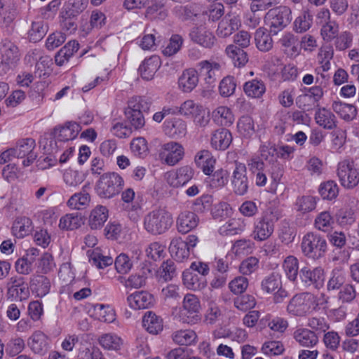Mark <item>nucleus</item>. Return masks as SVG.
<instances>
[{
  "label": "nucleus",
  "mask_w": 359,
  "mask_h": 359,
  "mask_svg": "<svg viewBox=\"0 0 359 359\" xmlns=\"http://www.w3.org/2000/svg\"><path fill=\"white\" fill-rule=\"evenodd\" d=\"M318 198L313 196H302L297 198L295 207L297 211L303 214L310 212L316 208Z\"/></svg>",
  "instance_id": "nucleus-50"
},
{
  "label": "nucleus",
  "mask_w": 359,
  "mask_h": 359,
  "mask_svg": "<svg viewBox=\"0 0 359 359\" xmlns=\"http://www.w3.org/2000/svg\"><path fill=\"white\" fill-rule=\"evenodd\" d=\"M161 65V59L157 55L146 58L139 67V72L142 78L147 81L152 79Z\"/></svg>",
  "instance_id": "nucleus-23"
},
{
  "label": "nucleus",
  "mask_w": 359,
  "mask_h": 359,
  "mask_svg": "<svg viewBox=\"0 0 359 359\" xmlns=\"http://www.w3.org/2000/svg\"><path fill=\"white\" fill-rule=\"evenodd\" d=\"M182 280L184 285L189 290H197L203 287V283H201L198 275L190 269H187L183 272Z\"/></svg>",
  "instance_id": "nucleus-61"
},
{
  "label": "nucleus",
  "mask_w": 359,
  "mask_h": 359,
  "mask_svg": "<svg viewBox=\"0 0 359 359\" xmlns=\"http://www.w3.org/2000/svg\"><path fill=\"white\" fill-rule=\"evenodd\" d=\"M97 341L100 346L107 351L117 352L121 350L123 346V339L113 332L101 334Z\"/></svg>",
  "instance_id": "nucleus-24"
},
{
  "label": "nucleus",
  "mask_w": 359,
  "mask_h": 359,
  "mask_svg": "<svg viewBox=\"0 0 359 359\" xmlns=\"http://www.w3.org/2000/svg\"><path fill=\"white\" fill-rule=\"evenodd\" d=\"M124 185L123 177L116 172L103 174L97 182L95 191L97 194L104 199H110L118 195Z\"/></svg>",
  "instance_id": "nucleus-4"
},
{
  "label": "nucleus",
  "mask_w": 359,
  "mask_h": 359,
  "mask_svg": "<svg viewBox=\"0 0 359 359\" xmlns=\"http://www.w3.org/2000/svg\"><path fill=\"white\" fill-rule=\"evenodd\" d=\"M1 53L4 61L8 65H14L20 60L18 48L11 41L4 42Z\"/></svg>",
  "instance_id": "nucleus-41"
},
{
  "label": "nucleus",
  "mask_w": 359,
  "mask_h": 359,
  "mask_svg": "<svg viewBox=\"0 0 359 359\" xmlns=\"http://www.w3.org/2000/svg\"><path fill=\"white\" fill-rule=\"evenodd\" d=\"M27 344L34 353L39 355L45 354L48 350V339L41 331L34 332L29 338Z\"/></svg>",
  "instance_id": "nucleus-26"
},
{
  "label": "nucleus",
  "mask_w": 359,
  "mask_h": 359,
  "mask_svg": "<svg viewBox=\"0 0 359 359\" xmlns=\"http://www.w3.org/2000/svg\"><path fill=\"white\" fill-rule=\"evenodd\" d=\"M293 337L295 341L302 346L312 348L318 342L317 334L306 328L297 329L294 331Z\"/></svg>",
  "instance_id": "nucleus-30"
},
{
  "label": "nucleus",
  "mask_w": 359,
  "mask_h": 359,
  "mask_svg": "<svg viewBox=\"0 0 359 359\" xmlns=\"http://www.w3.org/2000/svg\"><path fill=\"white\" fill-rule=\"evenodd\" d=\"M319 193L323 199L332 200L337 196L339 188L335 182L327 181L320 184Z\"/></svg>",
  "instance_id": "nucleus-62"
},
{
  "label": "nucleus",
  "mask_w": 359,
  "mask_h": 359,
  "mask_svg": "<svg viewBox=\"0 0 359 359\" xmlns=\"http://www.w3.org/2000/svg\"><path fill=\"white\" fill-rule=\"evenodd\" d=\"M169 250L172 257L179 262L187 259L190 251L181 237H175L171 240Z\"/></svg>",
  "instance_id": "nucleus-25"
},
{
  "label": "nucleus",
  "mask_w": 359,
  "mask_h": 359,
  "mask_svg": "<svg viewBox=\"0 0 359 359\" xmlns=\"http://www.w3.org/2000/svg\"><path fill=\"white\" fill-rule=\"evenodd\" d=\"M243 90L248 97L259 98L265 93L266 87L262 80L255 79L245 82L243 86Z\"/></svg>",
  "instance_id": "nucleus-40"
},
{
  "label": "nucleus",
  "mask_w": 359,
  "mask_h": 359,
  "mask_svg": "<svg viewBox=\"0 0 359 359\" xmlns=\"http://www.w3.org/2000/svg\"><path fill=\"white\" fill-rule=\"evenodd\" d=\"M30 288L37 297H43L50 291V282L49 279L42 275L33 276L30 280Z\"/></svg>",
  "instance_id": "nucleus-33"
},
{
  "label": "nucleus",
  "mask_w": 359,
  "mask_h": 359,
  "mask_svg": "<svg viewBox=\"0 0 359 359\" xmlns=\"http://www.w3.org/2000/svg\"><path fill=\"white\" fill-rule=\"evenodd\" d=\"M108 210L105 206L97 205L90 212L88 225L91 229H101L108 218Z\"/></svg>",
  "instance_id": "nucleus-29"
},
{
  "label": "nucleus",
  "mask_w": 359,
  "mask_h": 359,
  "mask_svg": "<svg viewBox=\"0 0 359 359\" xmlns=\"http://www.w3.org/2000/svg\"><path fill=\"white\" fill-rule=\"evenodd\" d=\"M127 302L133 309H144L152 304L153 297L144 291L135 292L127 297Z\"/></svg>",
  "instance_id": "nucleus-28"
},
{
  "label": "nucleus",
  "mask_w": 359,
  "mask_h": 359,
  "mask_svg": "<svg viewBox=\"0 0 359 359\" xmlns=\"http://www.w3.org/2000/svg\"><path fill=\"white\" fill-rule=\"evenodd\" d=\"M194 175V169L189 165H184L176 171L168 172L165 174L167 182L173 187L184 186L189 182Z\"/></svg>",
  "instance_id": "nucleus-15"
},
{
  "label": "nucleus",
  "mask_w": 359,
  "mask_h": 359,
  "mask_svg": "<svg viewBox=\"0 0 359 359\" xmlns=\"http://www.w3.org/2000/svg\"><path fill=\"white\" fill-rule=\"evenodd\" d=\"M89 262L95 265L97 269H104L114 262L113 258L110 256L104 255L98 248L88 250Z\"/></svg>",
  "instance_id": "nucleus-42"
},
{
  "label": "nucleus",
  "mask_w": 359,
  "mask_h": 359,
  "mask_svg": "<svg viewBox=\"0 0 359 359\" xmlns=\"http://www.w3.org/2000/svg\"><path fill=\"white\" fill-rule=\"evenodd\" d=\"M130 149L135 156L144 158L149 152L147 140L141 137L133 139L130 143Z\"/></svg>",
  "instance_id": "nucleus-64"
},
{
  "label": "nucleus",
  "mask_w": 359,
  "mask_h": 359,
  "mask_svg": "<svg viewBox=\"0 0 359 359\" xmlns=\"http://www.w3.org/2000/svg\"><path fill=\"white\" fill-rule=\"evenodd\" d=\"M198 81V74L195 69H185L178 79L179 88L184 93H189L196 87Z\"/></svg>",
  "instance_id": "nucleus-22"
},
{
  "label": "nucleus",
  "mask_w": 359,
  "mask_h": 359,
  "mask_svg": "<svg viewBox=\"0 0 359 359\" xmlns=\"http://www.w3.org/2000/svg\"><path fill=\"white\" fill-rule=\"evenodd\" d=\"M166 0H154L147 9V15L151 19L163 20L167 16L164 8Z\"/></svg>",
  "instance_id": "nucleus-57"
},
{
  "label": "nucleus",
  "mask_w": 359,
  "mask_h": 359,
  "mask_svg": "<svg viewBox=\"0 0 359 359\" xmlns=\"http://www.w3.org/2000/svg\"><path fill=\"white\" fill-rule=\"evenodd\" d=\"M229 181V173L227 170L219 169L212 175H210L208 182L209 186L213 189H221L225 186Z\"/></svg>",
  "instance_id": "nucleus-56"
},
{
  "label": "nucleus",
  "mask_w": 359,
  "mask_h": 359,
  "mask_svg": "<svg viewBox=\"0 0 359 359\" xmlns=\"http://www.w3.org/2000/svg\"><path fill=\"white\" fill-rule=\"evenodd\" d=\"M198 67L200 72L203 75L207 83L211 84L220 76L222 64L215 60H203L198 62Z\"/></svg>",
  "instance_id": "nucleus-17"
},
{
  "label": "nucleus",
  "mask_w": 359,
  "mask_h": 359,
  "mask_svg": "<svg viewBox=\"0 0 359 359\" xmlns=\"http://www.w3.org/2000/svg\"><path fill=\"white\" fill-rule=\"evenodd\" d=\"M7 297L13 300L22 301L28 299L29 290L25 278L22 276H14L6 282Z\"/></svg>",
  "instance_id": "nucleus-11"
},
{
  "label": "nucleus",
  "mask_w": 359,
  "mask_h": 359,
  "mask_svg": "<svg viewBox=\"0 0 359 359\" xmlns=\"http://www.w3.org/2000/svg\"><path fill=\"white\" fill-rule=\"evenodd\" d=\"M163 130L172 138L182 137L187 133V123L180 118L167 119L163 123Z\"/></svg>",
  "instance_id": "nucleus-20"
},
{
  "label": "nucleus",
  "mask_w": 359,
  "mask_h": 359,
  "mask_svg": "<svg viewBox=\"0 0 359 359\" xmlns=\"http://www.w3.org/2000/svg\"><path fill=\"white\" fill-rule=\"evenodd\" d=\"M194 161L204 174L210 175L213 172L216 160L208 150L198 151L195 156Z\"/></svg>",
  "instance_id": "nucleus-27"
},
{
  "label": "nucleus",
  "mask_w": 359,
  "mask_h": 359,
  "mask_svg": "<svg viewBox=\"0 0 359 359\" xmlns=\"http://www.w3.org/2000/svg\"><path fill=\"white\" fill-rule=\"evenodd\" d=\"M151 105V102L142 97H133L128 100V107L125 110H130L132 111H140L142 114V112H147L150 107Z\"/></svg>",
  "instance_id": "nucleus-59"
},
{
  "label": "nucleus",
  "mask_w": 359,
  "mask_h": 359,
  "mask_svg": "<svg viewBox=\"0 0 359 359\" xmlns=\"http://www.w3.org/2000/svg\"><path fill=\"white\" fill-rule=\"evenodd\" d=\"M79 48V44L76 41H69L55 55V63L59 66H62L78 51Z\"/></svg>",
  "instance_id": "nucleus-36"
},
{
  "label": "nucleus",
  "mask_w": 359,
  "mask_h": 359,
  "mask_svg": "<svg viewBox=\"0 0 359 359\" xmlns=\"http://www.w3.org/2000/svg\"><path fill=\"white\" fill-rule=\"evenodd\" d=\"M173 223L172 215L164 209H156L144 217V228L152 235H161L167 231Z\"/></svg>",
  "instance_id": "nucleus-1"
},
{
  "label": "nucleus",
  "mask_w": 359,
  "mask_h": 359,
  "mask_svg": "<svg viewBox=\"0 0 359 359\" xmlns=\"http://www.w3.org/2000/svg\"><path fill=\"white\" fill-rule=\"evenodd\" d=\"M243 227L239 219H231L219 228V231L223 236H232L242 232Z\"/></svg>",
  "instance_id": "nucleus-60"
},
{
  "label": "nucleus",
  "mask_w": 359,
  "mask_h": 359,
  "mask_svg": "<svg viewBox=\"0 0 359 359\" xmlns=\"http://www.w3.org/2000/svg\"><path fill=\"white\" fill-rule=\"evenodd\" d=\"M36 147L35 140L32 138H25L19 140L13 147L14 154L18 158H24L22 165L27 167L32 165L37 157L34 149Z\"/></svg>",
  "instance_id": "nucleus-10"
},
{
  "label": "nucleus",
  "mask_w": 359,
  "mask_h": 359,
  "mask_svg": "<svg viewBox=\"0 0 359 359\" xmlns=\"http://www.w3.org/2000/svg\"><path fill=\"white\" fill-rule=\"evenodd\" d=\"M189 37L194 43L208 49H211L216 42L212 32L203 25L194 27L189 32Z\"/></svg>",
  "instance_id": "nucleus-13"
},
{
  "label": "nucleus",
  "mask_w": 359,
  "mask_h": 359,
  "mask_svg": "<svg viewBox=\"0 0 359 359\" xmlns=\"http://www.w3.org/2000/svg\"><path fill=\"white\" fill-rule=\"evenodd\" d=\"M232 140V135L229 130L219 128L212 133L210 144L216 150L224 151L229 147Z\"/></svg>",
  "instance_id": "nucleus-19"
},
{
  "label": "nucleus",
  "mask_w": 359,
  "mask_h": 359,
  "mask_svg": "<svg viewBox=\"0 0 359 359\" xmlns=\"http://www.w3.org/2000/svg\"><path fill=\"white\" fill-rule=\"evenodd\" d=\"M199 6L196 4L177 6L173 9V13L182 20H191L199 15Z\"/></svg>",
  "instance_id": "nucleus-43"
},
{
  "label": "nucleus",
  "mask_w": 359,
  "mask_h": 359,
  "mask_svg": "<svg viewBox=\"0 0 359 359\" xmlns=\"http://www.w3.org/2000/svg\"><path fill=\"white\" fill-rule=\"evenodd\" d=\"M88 3V0H68L60 13L76 18L87 8Z\"/></svg>",
  "instance_id": "nucleus-39"
},
{
  "label": "nucleus",
  "mask_w": 359,
  "mask_h": 359,
  "mask_svg": "<svg viewBox=\"0 0 359 359\" xmlns=\"http://www.w3.org/2000/svg\"><path fill=\"white\" fill-rule=\"evenodd\" d=\"M225 52L235 67H243L248 61L247 53L235 45H229L226 48Z\"/></svg>",
  "instance_id": "nucleus-38"
},
{
  "label": "nucleus",
  "mask_w": 359,
  "mask_h": 359,
  "mask_svg": "<svg viewBox=\"0 0 359 359\" xmlns=\"http://www.w3.org/2000/svg\"><path fill=\"white\" fill-rule=\"evenodd\" d=\"M201 302L194 294L188 293L183 299L182 306L180 311V320L189 325H195L201 320Z\"/></svg>",
  "instance_id": "nucleus-6"
},
{
  "label": "nucleus",
  "mask_w": 359,
  "mask_h": 359,
  "mask_svg": "<svg viewBox=\"0 0 359 359\" xmlns=\"http://www.w3.org/2000/svg\"><path fill=\"white\" fill-rule=\"evenodd\" d=\"M337 175L341 184L346 188L353 189L359 183V170L353 161L344 160L339 162Z\"/></svg>",
  "instance_id": "nucleus-8"
},
{
  "label": "nucleus",
  "mask_w": 359,
  "mask_h": 359,
  "mask_svg": "<svg viewBox=\"0 0 359 359\" xmlns=\"http://www.w3.org/2000/svg\"><path fill=\"white\" fill-rule=\"evenodd\" d=\"M334 219L329 211L319 213L314 221V226L319 231L327 232L332 229Z\"/></svg>",
  "instance_id": "nucleus-55"
},
{
  "label": "nucleus",
  "mask_w": 359,
  "mask_h": 359,
  "mask_svg": "<svg viewBox=\"0 0 359 359\" xmlns=\"http://www.w3.org/2000/svg\"><path fill=\"white\" fill-rule=\"evenodd\" d=\"M214 120L222 126H231L234 121V116L229 108L219 106L212 112Z\"/></svg>",
  "instance_id": "nucleus-44"
},
{
  "label": "nucleus",
  "mask_w": 359,
  "mask_h": 359,
  "mask_svg": "<svg viewBox=\"0 0 359 359\" xmlns=\"http://www.w3.org/2000/svg\"><path fill=\"white\" fill-rule=\"evenodd\" d=\"M142 326L151 334H157L163 329V320L152 311H147L142 318Z\"/></svg>",
  "instance_id": "nucleus-32"
},
{
  "label": "nucleus",
  "mask_w": 359,
  "mask_h": 359,
  "mask_svg": "<svg viewBox=\"0 0 359 359\" xmlns=\"http://www.w3.org/2000/svg\"><path fill=\"white\" fill-rule=\"evenodd\" d=\"M81 130L80 125L76 122H67L64 126L55 128L54 134L60 141H69L75 139Z\"/></svg>",
  "instance_id": "nucleus-21"
},
{
  "label": "nucleus",
  "mask_w": 359,
  "mask_h": 359,
  "mask_svg": "<svg viewBox=\"0 0 359 359\" xmlns=\"http://www.w3.org/2000/svg\"><path fill=\"white\" fill-rule=\"evenodd\" d=\"M266 20L270 28V32L277 34L291 22V9L287 6H279L271 9L266 14Z\"/></svg>",
  "instance_id": "nucleus-7"
},
{
  "label": "nucleus",
  "mask_w": 359,
  "mask_h": 359,
  "mask_svg": "<svg viewBox=\"0 0 359 359\" xmlns=\"http://www.w3.org/2000/svg\"><path fill=\"white\" fill-rule=\"evenodd\" d=\"M33 230V224L30 218L27 217H18L13 225L12 231L18 238H23L29 235Z\"/></svg>",
  "instance_id": "nucleus-37"
},
{
  "label": "nucleus",
  "mask_w": 359,
  "mask_h": 359,
  "mask_svg": "<svg viewBox=\"0 0 359 359\" xmlns=\"http://www.w3.org/2000/svg\"><path fill=\"white\" fill-rule=\"evenodd\" d=\"M172 338L179 345L189 346L196 341L197 335L191 330H181L173 332Z\"/></svg>",
  "instance_id": "nucleus-51"
},
{
  "label": "nucleus",
  "mask_w": 359,
  "mask_h": 359,
  "mask_svg": "<svg viewBox=\"0 0 359 359\" xmlns=\"http://www.w3.org/2000/svg\"><path fill=\"white\" fill-rule=\"evenodd\" d=\"M301 248L306 257L317 260L324 257L327 244L325 238L321 235L309 232L303 237Z\"/></svg>",
  "instance_id": "nucleus-5"
},
{
  "label": "nucleus",
  "mask_w": 359,
  "mask_h": 359,
  "mask_svg": "<svg viewBox=\"0 0 359 359\" xmlns=\"http://www.w3.org/2000/svg\"><path fill=\"white\" fill-rule=\"evenodd\" d=\"M318 299L310 292L294 295L289 301L287 311L294 316H305L318 309Z\"/></svg>",
  "instance_id": "nucleus-3"
},
{
  "label": "nucleus",
  "mask_w": 359,
  "mask_h": 359,
  "mask_svg": "<svg viewBox=\"0 0 359 359\" xmlns=\"http://www.w3.org/2000/svg\"><path fill=\"white\" fill-rule=\"evenodd\" d=\"M198 222L199 218L195 212L188 210L183 211L177 218V231L182 234H186L194 229Z\"/></svg>",
  "instance_id": "nucleus-18"
},
{
  "label": "nucleus",
  "mask_w": 359,
  "mask_h": 359,
  "mask_svg": "<svg viewBox=\"0 0 359 359\" xmlns=\"http://www.w3.org/2000/svg\"><path fill=\"white\" fill-rule=\"evenodd\" d=\"M282 285L280 276L276 273H271L263 278L261 282V289L267 294H271Z\"/></svg>",
  "instance_id": "nucleus-49"
},
{
  "label": "nucleus",
  "mask_w": 359,
  "mask_h": 359,
  "mask_svg": "<svg viewBox=\"0 0 359 359\" xmlns=\"http://www.w3.org/2000/svg\"><path fill=\"white\" fill-rule=\"evenodd\" d=\"M231 182L233 191L236 195L243 196L247 193L249 181L247 176V168L244 163H236Z\"/></svg>",
  "instance_id": "nucleus-12"
},
{
  "label": "nucleus",
  "mask_w": 359,
  "mask_h": 359,
  "mask_svg": "<svg viewBox=\"0 0 359 359\" xmlns=\"http://www.w3.org/2000/svg\"><path fill=\"white\" fill-rule=\"evenodd\" d=\"M315 120L318 125L325 129L332 130L337 126L334 114L325 107L319 108L316 111Z\"/></svg>",
  "instance_id": "nucleus-34"
},
{
  "label": "nucleus",
  "mask_w": 359,
  "mask_h": 359,
  "mask_svg": "<svg viewBox=\"0 0 359 359\" xmlns=\"http://www.w3.org/2000/svg\"><path fill=\"white\" fill-rule=\"evenodd\" d=\"M332 109L341 119L348 122L355 119L358 113L354 105L341 101H334Z\"/></svg>",
  "instance_id": "nucleus-31"
},
{
  "label": "nucleus",
  "mask_w": 359,
  "mask_h": 359,
  "mask_svg": "<svg viewBox=\"0 0 359 359\" xmlns=\"http://www.w3.org/2000/svg\"><path fill=\"white\" fill-rule=\"evenodd\" d=\"M63 180L67 187L75 188L83 182L84 175L77 170H66Z\"/></svg>",
  "instance_id": "nucleus-63"
},
{
  "label": "nucleus",
  "mask_w": 359,
  "mask_h": 359,
  "mask_svg": "<svg viewBox=\"0 0 359 359\" xmlns=\"http://www.w3.org/2000/svg\"><path fill=\"white\" fill-rule=\"evenodd\" d=\"M184 156V149L179 142L170 141L161 146L159 158L163 163L173 166L178 163Z\"/></svg>",
  "instance_id": "nucleus-9"
},
{
  "label": "nucleus",
  "mask_w": 359,
  "mask_h": 359,
  "mask_svg": "<svg viewBox=\"0 0 359 359\" xmlns=\"http://www.w3.org/2000/svg\"><path fill=\"white\" fill-rule=\"evenodd\" d=\"M299 277L305 285H313L315 288H320L323 285L325 280L324 270L320 266L312 269L305 266L299 271Z\"/></svg>",
  "instance_id": "nucleus-14"
},
{
  "label": "nucleus",
  "mask_w": 359,
  "mask_h": 359,
  "mask_svg": "<svg viewBox=\"0 0 359 359\" xmlns=\"http://www.w3.org/2000/svg\"><path fill=\"white\" fill-rule=\"evenodd\" d=\"M256 47L262 52H268L272 49L273 41L270 33L264 27L258 28L255 32Z\"/></svg>",
  "instance_id": "nucleus-35"
},
{
  "label": "nucleus",
  "mask_w": 359,
  "mask_h": 359,
  "mask_svg": "<svg viewBox=\"0 0 359 359\" xmlns=\"http://www.w3.org/2000/svg\"><path fill=\"white\" fill-rule=\"evenodd\" d=\"M283 269L285 276L290 281L294 282L297 279L299 261L297 257L292 255L287 256L283 263Z\"/></svg>",
  "instance_id": "nucleus-45"
},
{
  "label": "nucleus",
  "mask_w": 359,
  "mask_h": 359,
  "mask_svg": "<svg viewBox=\"0 0 359 359\" xmlns=\"http://www.w3.org/2000/svg\"><path fill=\"white\" fill-rule=\"evenodd\" d=\"M47 32L48 26L43 21L33 22L28 33L30 41L36 43L41 41Z\"/></svg>",
  "instance_id": "nucleus-58"
},
{
  "label": "nucleus",
  "mask_w": 359,
  "mask_h": 359,
  "mask_svg": "<svg viewBox=\"0 0 359 359\" xmlns=\"http://www.w3.org/2000/svg\"><path fill=\"white\" fill-rule=\"evenodd\" d=\"M94 311L96 318L100 321L110 323L116 319L114 310L109 306L97 304L94 307Z\"/></svg>",
  "instance_id": "nucleus-54"
},
{
  "label": "nucleus",
  "mask_w": 359,
  "mask_h": 359,
  "mask_svg": "<svg viewBox=\"0 0 359 359\" xmlns=\"http://www.w3.org/2000/svg\"><path fill=\"white\" fill-rule=\"evenodd\" d=\"M237 130L238 133L243 137L249 138L255 132V123L250 116H241L237 122Z\"/></svg>",
  "instance_id": "nucleus-48"
},
{
  "label": "nucleus",
  "mask_w": 359,
  "mask_h": 359,
  "mask_svg": "<svg viewBox=\"0 0 359 359\" xmlns=\"http://www.w3.org/2000/svg\"><path fill=\"white\" fill-rule=\"evenodd\" d=\"M279 219V213L274 208H268L263 212L253 224L252 236L257 241L267 240L273 234L275 223Z\"/></svg>",
  "instance_id": "nucleus-2"
},
{
  "label": "nucleus",
  "mask_w": 359,
  "mask_h": 359,
  "mask_svg": "<svg viewBox=\"0 0 359 359\" xmlns=\"http://www.w3.org/2000/svg\"><path fill=\"white\" fill-rule=\"evenodd\" d=\"M90 201L89 194L83 191L72 196L67 201V205L72 209L82 210L88 205Z\"/></svg>",
  "instance_id": "nucleus-52"
},
{
  "label": "nucleus",
  "mask_w": 359,
  "mask_h": 359,
  "mask_svg": "<svg viewBox=\"0 0 359 359\" xmlns=\"http://www.w3.org/2000/svg\"><path fill=\"white\" fill-rule=\"evenodd\" d=\"M83 224L81 214L78 212L67 214L60 219L59 226L62 229L73 230Z\"/></svg>",
  "instance_id": "nucleus-46"
},
{
  "label": "nucleus",
  "mask_w": 359,
  "mask_h": 359,
  "mask_svg": "<svg viewBox=\"0 0 359 359\" xmlns=\"http://www.w3.org/2000/svg\"><path fill=\"white\" fill-rule=\"evenodd\" d=\"M241 19L234 14L226 15L219 22L216 34L219 38H226L239 29Z\"/></svg>",
  "instance_id": "nucleus-16"
},
{
  "label": "nucleus",
  "mask_w": 359,
  "mask_h": 359,
  "mask_svg": "<svg viewBox=\"0 0 359 359\" xmlns=\"http://www.w3.org/2000/svg\"><path fill=\"white\" fill-rule=\"evenodd\" d=\"M313 23V14L308 10H304L294 22V30L303 33L310 29Z\"/></svg>",
  "instance_id": "nucleus-47"
},
{
  "label": "nucleus",
  "mask_w": 359,
  "mask_h": 359,
  "mask_svg": "<svg viewBox=\"0 0 359 359\" xmlns=\"http://www.w3.org/2000/svg\"><path fill=\"white\" fill-rule=\"evenodd\" d=\"M345 280L346 276L343 270L340 268H335L331 272L327 288L329 291L337 290L344 285Z\"/></svg>",
  "instance_id": "nucleus-53"
}]
</instances>
